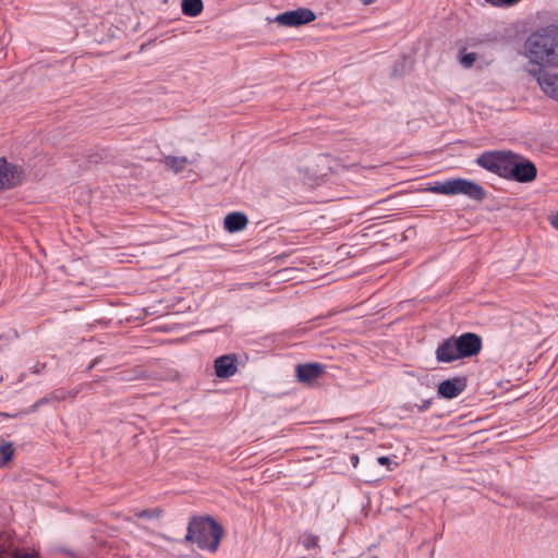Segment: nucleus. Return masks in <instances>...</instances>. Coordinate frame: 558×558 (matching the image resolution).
Returning <instances> with one entry per match:
<instances>
[{
  "instance_id": "obj_1",
  "label": "nucleus",
  "mask_w": 558,
  "mask_h": 558,
  "mask_svg": "<svg viewBox=\"0 0 558 558\" xmlns=\"http://www.w3.org/2000/svg\"><path fill=\"white\" fill-rule=\"evenodd\" d=\"M523 47L529 68L558 69V23L536 28Z\"/></svg>"
},
{
  "instance_id": "obj_2",
  "label": "nucleus",
  "mask_w": 558,
  "mask_h": 558,
  "mask_svg": "<svg viewBox=\"0 0 558 558\" xmlns=\"http://www.w3.org/2000/svg\"><path fill=\"white\" fill-rule=\"evenodd\" d=\"M223 534L222 526L209 517L193 518L187 526L185 539L203 550L215 553Z\"/></svg>"
},
{
  "instance_id": "obj_3",
  "label": "nucleus",
  "mask_w": 558,
  "mask_h": 558,
  "mask_svg": "<svg viewBox=\"0 0 558 558\" xmlns=\"http://www.w3.org/2000/svg\"><path fill=\"white\" fill-rule=\"evenodd\" d=\"M429 192L442 195H464L473 201H483L486 191L482 185L468 179L456 178L442 182H435L428 187Z\"/></svg>"
},
{
  "instance_id": "obj_4",
  "label": "nucleus",
  "mask_w": 558,
  "mask_h": 558,
  "mask_svg": "<svg viewBox=\"0 0 558 558\" xmlns=\"http://www.w3.org/2000/svg\"><path fill=\"white\" fill-rule=\"evenodd\" d=\"M514 153L510 150H493L481 154L476 163L501 178L509 179Z\"/></svg>"
},
{
  "instance_id": "obj_5",
  "label": "nucleus",
  "mask_w": 558,
  "mask_h": 558,
  "mask_svg": "<svg viewBox=\"0 0 558 558\" xmlns=\"http://www.w3.org/2000/svg\"><path fill=\"white\" fill-rule=\"evenodd\" d=\"M551 69L527 68L531 76H533L541 89L549 98L558 101V72H550Z\"/></svg>"
},
{
  "instance_id": "obj_6",
  "label": "nucleus",
  "mask_w": 558,
  "mask_h": 558,
  "mask_svg": "<svg viewBox=\"0 0 558 558\" xmlns=\"http://www.w3.org/2000/svg\"><path fill=\"white\" fill-rule=\"evenodd\" d=\"M536 174L537 169L531 160H527L518 154L514 155L508 180L526 183L533 181L536 178Z\"/></svg>"
},
{
  "instance_id": "obj_7",
  "label": "nucleus",
  "mask_w": 558,
  "mask_h": 558,
  "mask_svg": "<svg viewBox=\"0 0 558 558\" xmlns=\"http://www.w3.org/2000/svg\"><path fill=\"white\" fill-rule=\"evenodd\" d=\"M23 169L0 158V192L17 186L23 181Z\"/></svg>"
},
{
  "instance_id": "obj_8",
  "label": "nucleus",
  "mask_w": 558,
  "mask_h": 558,
  "mask_svg": "<svg viewBox=\"0 0 558 558\" xmlns=\"http://www.w3.org/2000/svg\"><path fill=\"white\" fill-rule=\"evenodd\" d=\"M316 19L315 13L307 8H299L278 14L275 22L288 27H296L308 24Z\"/></svg>"
},
{
  "instance_id": "obj_9",
  "label": "nucleus",
  "mask_w": 558,
  "mask_h": 558,
  "mask_svg": "<svg viewBox=\"0 0 558 558\" xmlns=\"http://www.w3.org/2000/svg\"><path fill=\"white\" fill-rule=\"evenodd\" d=\"M456 349L459 351V359L477 355L483 345L482 338L474 332H464L456 337Z\"/></svg>"
},
{
  "instance_id": "obj_10",
  "label": "nucleus",
  "mask_w": 558,
  "mask_h": 558,
  "mask_svg": "<svg viewBox=\"0 0 558 558\" xmlns=\"http://www.w3.org/2000/svg\"><path fill=\"white\" fill-rule=\"evenodd\" d=\"M466 388L464 377H453L442 380L437 388V395L444 399H453L461 395Z\"/></svg>"
},
{
  "instance_id": "obj_11",
  "label": "nucleus",
  "mask_w": 558,
  "mask_h": 558,
  "mask_svg": "<svg viewBox=\"0 0 558 558\" xmlns=\"http://www.w3.org/2000/svg\"><path fill=\"white\" fill-rule=\"evenodd\" d=\"M456 336H451L445 340H442L436 351V360L438 363H452L459 360V351L456 349Z\"/></svg>"
},
{
  "instance_id": "obj_12",
  "label": "nucleus",
  "mask_w": 558,
  "mask_h": 558,
  "mask_svg": "<svg viewBox=\"0 0 558 558\" xmlns=\"http://www.w3.org/2000/svg\"><path fill=\"white\" fill-rule=\"evenodd\" d=\"M295 373L299 381L311 384L324 373V366L319 363L300 364Z\"/></svg>"
},
{
  "instance_id": "obj_13",
  "label": "nucleus",
  "mask_w": 558,
  "mask_h": 558,
  "mask_svg": "<svg viewBox=\"0 0 558 558\" xmlns=\"http://www.w3.org/2000/svg\"><path fill=\"white\" fill-rule=\"evenodd\" d=\"M236 369L235 359L231 355H222L215 360V373L219 378H229Z\"/></svg>"
},
{
  "instance_id": "obj_14",
  "label": "nucleus",
  "mask_w": 558,
  "mask_h": 558,
  "mask_svg": "<svg viewBox=\"0 0 558 558\" xmlns=\"http://www.w3.org/2000/svg\"><path fill=\"white\" fill-rule=\"evenodd\" d=\"M247 222V217L244 214L240 211H233L226 216L225 228L229 232H238L243 230L246 227Z\"/></svg>"
},
{
  "instance_id": "obj_15",
  "label": "nucleus",
  "mask_w": 558,
  "mask_h": 558,
  "mask_svg": "<svg viewBox=\"0 0 558 558\" xmlns=\"http://www.w3.org/2000/svg\"><path fill=\"white\" fill-rule=\"evenodd\" d=\"M182 12L184 15L195 17L203 11L202 0H182Z\"/></svg>"
},
{
  "instance_id": "obj_16",
  "label": "nucleus",
  "mask_w": 558,
  "mask_h": 558,
  "mask_svg": "<svg viewBox=\"0 0 558 558\" xmlns=\"http://www.w3.org/2000/svg\"><path fill=\"white\" fill-rule=\"evenodd\" d=\"M162 162L174 173H179L184 170L189 160L186 157L166 156Z\"/></svg>"
},
{
  "instance_id": "obj_17",
  "label": "nucleus",
  "mask_w": 558,
  "mask_h": 558,
  "mask_svg": "<svg viewBox=\"0 0 558 558\" xmlns=\"http://www.w3.org/2000/svg\"><path fill=\"white\" fill-rule=\"evenodd\" d=\"M14 456V448L11 442H7L0 446V460L2 463H7L12 460Z\"/></svg>"
},
{
  "instance_id": "obj_18",
  "label": "nucleus",
  "mask_w": 558,
  "mask_h": 558,
  "mask_svg": "<svg viewBox=\"0 0 558 558\" xmlns=\"http://www.w3.org/2000/svg\"><path fill=\"white\" fill-rule=\"evenodd\" d=\"M49 395H50L52 403H58V402L65 400L68 397H70L71 392L63 388H59V389L53 390Z\"/></svg>"
},
{
  "instance_id": "obj_19",
  "label": "nucleus",
  "mask_w": 558,
  "mask_h": 558,
  "mask_svg": "<svg viewBox=\"0 0 558 558\" xmlns=\"http://www.w3.org/2000/svg\"><path fill=\"white\" fill-rule=\"evenodd\" d=\"M476 60L477 54L475 52H466L461 56L460 63L463 68L470 69Z\"/></svg>"
},
{
  "instance_id": "obj_20",
  "label": "nucleus",
  "mask_w": 558,
  "mask_h": 558,
  "mask_svg": "<svg viewBox=\"0 0 558 558\" xmlns=\"http://www.w3.org/2000/svg\"><path fill=\"white\" fill-rule=\"evenodd\" d=\"M302 543L306 549H311L317 546L318 537L313 534H307L304 536Z\"/></svg>"
},
{
  "instance_id": "obj_21",
  "label": "nucleus",
  "mask_w": 558,
  "mask_h": 558,
  "mask_svg": "<svg viewBox=\"0 0 558 558\" xmlns=\"http://www.w3.org/2000/svg\"><path fill=\"white\" fill-rule=\"evenodd\" d=\"M48 403H52L51 398H50V395H47V396H45L44 398L38 399V400L34 403L32 411H36L38 408H40V407H43V405H45V404H48Z\"/></svg>"
},
{
  "instance_id": "obj_22",
  "label": "nucleus",
  "mask_w": 558,
  "mask_h": 558,
  "mask_svg": "<svg viewBox=\"0 0 558 558\" xmlns=\"http://www.w3.org/2000/svg\"><path fill=\"white\" fill-rule=\"evenodd\" d=\"M486 2L495 5V7H504V5H512L519 0H485Z\"/></svg>"
},
{
  "instance_id": "obj_23",
  "label": "nucleus",
  "mask_w": 558,
  "mask_h": 558,
  "mask_svg": "<svg viewBox=\"0 0 558 558\" xmlns=\"http://www.w3.org/2000/svg\"><path fill=\"white\" fill-rule=\"evenodd\" d=\"M432 405V399H426V400H423L421 402V404H417L416 408H417V411L420 413H423L425 411H427Z\"/></svg>"
},
{
  "instance_id": "obj_24",
  "label": "nucleus",
  "mask_w": 558,
  "mask_h": 558,
  "mask_svg": "<svg viewBox=\"0 0 558 558\" xmlns=\"http://www.w3.org/2000/svg\"><path fill=\"white\" fill-rule=\"evenodd\" d=\"M550 225L558 230V211L549 217Z\"/></svg>"
},
{
  "instance_id": "obj_25",
  "label": "nucleus",
  "mask_w": 558,
  "mask_h": 558,
  "mask_svg": "<svg viewBox=\"0 0 558 558\" xmlns=\"http://www.w3.org/2000/svg\"><path fill=\"white\" fill-rule=\"evenodd\" d=\"M138 518L151 519L154 517V512L150 510H143L137 514Z\"/></svg>"
},
{
  "instance_id": "obj_26",
  "label": "nucleus",
  "mask_w": 558,
  "mask_h": 558,
  "mask_svg": "<svg viewBox=\"0 0 558 558\" xmlns=\"http://www.w3.org/2000/svg\"><path fill=\"white\" fill-rule=\"evenodd\" d=\"M378 463H379L380 465H386V464H388V463H389V458H388V457H379V458H378Z\"/></svg>"
},
{
  "instance_id": "obj_27",
  "label": "nucleus",
  "mask_w": 558,
  "mask_h": 558,
  "mask_svg": "<svg viewBox=\"0 0 558 558\" xmlns=\"http://www.w3.org/2000/svg\"><path fill=\"white\" fill-rule=\"evenodd\" d=\"M350 460H351L352 464H353L354 466H356V464H357V462H359V458H357V456L352 454V456H351V458H350Z\"/></svg>"
},
{
  "instance_id": "obj_28",
  "label": "nucleus",
  "mask_w": 558,
  "mask_h": 558,
  "mask_svg": "<svg viewBox=\"0 0 558 558\" xmlns=\"http://www.w3.org/2000/svg\"><path fill=\"white\" fill-rule=\"evenodd\" d=\"M363 4L368 5L374 3L376 0H361Z\"/></svg>"
},
{
  "instance_id": "obj_29",
  "label": "nucleus",
  "mask_w": 558,
  "mask_h": 558,
  "mask_svg": "<svg viewBox=\"0 0 558 558\" xmlns=\"http://www.w3.org/2000/svg\"><path fill=\"white\" fill-rule=\"evenodd\" d=\"M20 558H34L31 554H23Z\"/></svg>"
},
{
  "instance_id": "obj_30",
  "label": "nucleus",
  "mask_w": 558,
  "mask_h": 558,
  "mask_svg": "<svg viewBox=\"0 0 558 558\" xmlns=\"http://www.w3.org/2000/svg\"><path fill=\"white\" fill-rule=\"evenodd\" d=\"M2 464H3V463H2V461L0 460V466H1Z\"/></svg>"
},
{
  "instance_id": "obj_31",
  "label": "nucleus",
  "mask_w": 558,
  "mask_h": 558,
  "mask_svg": "<svg viewBox=\"0 0 558 558\" xmlns=\"http://www.w3.org/2000/svg\"><path fill=\"white\" fill-rule=\"evenodd\" d=\"M0 558H3V557L0 556Z\"/></svg>"
}]
</instances>
